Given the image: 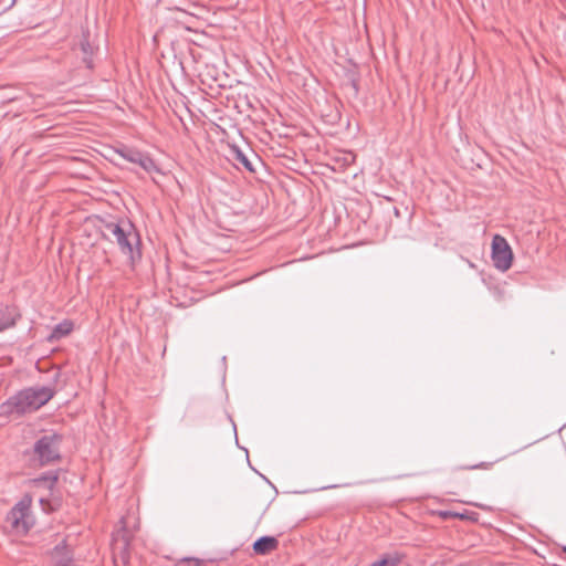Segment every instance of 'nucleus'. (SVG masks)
Listing matches in <instances>:
<instances>
[{
	"label": "nucleus",
	"mask_w": 566,
	"mask_h": 566,
	"mask_svg": "<svg viewBox=\"0 0 566 566\" xmlns=\"http://www.w3.org/2000/svg\"><path fill=\"white\" fill-rule=\"evenodd\" d=\"M277 545V541L271 536H263L256 539L253 544V549L258 554H266L274 549Z\"/></svg>",
	"instance_id": "1a4fd4ad"
},
{
	"label": "nucleus",
	"mask_w": 566,
	"mask_h": 566,
	"mask_svg": "<svg viewBox=\"0 0 566 566\" xmlns=\"http://www.w3.org/2000/svg\"><path fill=\"white\" fill-rule=\"evenodd\" d=\"M120 524H122L123 528H125V526H126V521H125V518H122V520H120Z\"/></svg>",
	"instance_id": "2eb2a0df"
},
{
	"label": "nucleus",
	"mask_w": 566,
	"mask_h": 566,
	"mask_svg": "<svg viewBox=\"0 0 566 566\" xmlns=\"http://www.w3.org/2000/svg\"><path fill=\"white\" fill-rule=\"evenodd\" d=\"M7 522L17 534H25L33 524L30 514V501L22 500L8 513Z\"/></svg>",
	"instance_id": "7ed1b4c3"
},
{
	"label": "nucleus",
	"mask_w": 566,
	"mask_h": 566,
	"mask_svg": "<svg viewBox=\"0 0 566 566\" xmlns=\"http://www.w3.org/2000/svg\"><path fill=\"white\" fill-rule=\"evenodd\" d=\"M120 531H118L116 537L114 538V549H126L128 546V538L123 534L122 538L119 539Z\"/></svg>",
	"instance_id": "ddd939ff"
},
{
	"label": "nucleus",
	"mask_w": 566,
	"mask_h": 566,
	"mask_svg": "<svg viewBox=\"0 0 566 566\" xmlns=\"http://www.w3.org/2000/svg\"><path fill=\"white\" fill-rule=\"evenodd\" d=\"M398 563L399 558L397 557L391 558L389 556H384L380 559L374 562L370 566H397Z\"/></svg>",
	"instance_id": "9b49d317"
},
{
	"label": "nucleus",
	"mask_w": 566,
	"mask_h": 566,
	"mask_svg": "<svg viewBox=\"0 0 566 566\" xmlns=\"http://www.w3.org/2000/svg\"><path fill=\"white\" fill-rule=\"evenodd\" d=\"M18 313L10 306H0V332H3L15 325Z\"/></svg>",
	"instance_id": "0eeeda50"
},
{
	"label": "nucleus",
	"mask_w": 566,
	"mask_h": 566,
	"mask_svg": "<svg viewBox=\"0 0 566 566\" xmlns=\"http://www.w3.org/2000/svg\"><path fill=\"white\" fill-rule=\"evenodd\" d=\"M106 229L115 238L120 252L129 260L132 264L140 260V239L133 223L129 221L111 222L106 224Z\"/></svg>",
	"instance_id": "f03ea898"
},
{
	"label": "nucleus",
	"mask_w": 566,
	"mask_h": 566,
	"mask_svg": "<svg viewBox=\"0 0 566 566\" xmlns=\"http://www.w3.org/2000/svg\"><path fill=\"white\" fill-rule=\"evenodd\" d=\"M59 438L56 436H44L34 446V453L41 464H48L59 458Z\"/></svg>",
	"instance_id": "423d86ee"
},
{
	"label": "nucleus",
	"mask_w": 566,
	"mask_h": 566,
	"mask_svg": "<svg viewBox=\"0 0 566 566\" xmlns=\"http://www.w3.org/2000/svg\"><path fill=\"white\" fill-rule=\"evenodd\" d=\"M115 154L123 158L126 161L133 163L138 165L142 169H144L146 172L151 174L155 171H158V167L153 160V158L146 154L143 153L136 148L122 145L114 149Z\"/></svg>",
	"instance_id": "20e7f679"
},
{
	"label": "nucleus",
	"mask_w": 566,
	"mask_h": 566,
	"mask_svg": "<svg viewBox=\"0 0 566 566\" xmlns=\"http://www.w3.org/2000/svg\"><path fill=\"white\" fill-rule=\"evenodd\" d=\"M81 49L85 55L84 62L87 64L88 67H92V62H91V60L87 59V56L92 55L93 48L91 46V44L88 43V41L86 39L81 42Z\"/></svg>",
	"instance_id": "f8f14e48"
},
{
	"label": "nucleus",
	"mask_w": 566,
	"mask_h": 566,
	"mask_svg": "<svg viewBox=\"0 0 566 566\" xmlns=\"http://www.w3.org/2000/svg\"><path fill=\"white\" fill-rule=\"evenodd\" d=\"M71 331V324L69 323H63V324H59L55 328V334H59V335H66L69 334Z\"/></svg>",
	"instance_id": "4468645a"
},
{
	"label": "nucleus",
	"mask_w": 566,
	"mask_h": 566,
	"mask_svg": "<svg viewBox=\"0 0 566 566\" xmlns=\"http://www.w3.org/2000/svg\"><path fill=\"white\" fill-rule=\"evenodd\" d=\"M492 260L494 266L502 272L507 271L512 265L513 253L511 247L499 234L494 235L492 240Z\"/></svg>",
	"instance_id": "39448f33"
},
{
	"label": "nucleus",
	"mask_w": 566,
	"mask_h": 566,
	"mask_svg": "<svg viewBox=\"0 0 566 566\" xmlns=\"http://www.w3.org/2000/svg\"><path fill=\"white\" fill-rule=\"evenodd\" d=\"M52 558L55 563V566H72V556L63 543V545H56L53 553Z\"/></svg>",
	"instance_id": "6e6552de"
},
{
	"label": "nucleus",
	"mask_w": 566,
	"mask_h": 566,
	"mask_svg": "<svg viewBox=\"0 0 566 566\" xmlns=\"http://www.w3.org/2000/svg\"><path fill=\"white\" fill-rule=\"evenodd\" d=\"M235 159L249 171H254V168L249 158L239 149L235 150Z\"/></svg>",
	"instance_id": "9d476101"
},
{
	"label": "nucleus",
	"mask_w": 566,
	"mask_h": 566,
	"mask_svg": "<svg viewBox=\"0 0 566 566\" xmlns=\"http://www.w3.org/2000/svg\"><path fill=\"white\" fill-rule=\"evenodd\" d=\"M50 387H31L23 389L2 403L3 413L23 415L32 412L44 406L53 397Z\"/></svg>",
	"instance_id": "f257e3e1"
}]
</instances>
